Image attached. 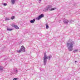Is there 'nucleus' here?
Here are the masks:
<instances>
[{
    "label": "nucleus",
    "instance_id": "nucleus-1",
    "mask_svg": "<svg viewBox=\"0 0 80 80\" xmlns=\"http://www.w3.org/2000/svg\"><path fill=\"white\" fill-rule=\"evenodd\" d=\"M74 45H75L74 42L71 40H69L66 44L67 47L68 48V50L70 51V52H72L73 50V47Z\"/></svg>",
    "mask_w": 80,
    "mask_h": 80
},
{
    "label": "nucleus",
    "instance_id": "nucleus-2",
    "mask_svg": "<svg viewBox=\"0 0 80 80\" xmlns=\"http://www.w3.org/2000/svg\"><path fill=\"white\" fill-rule=\"evenodd\" d=\"M52 6L48 5L47 6V7L44 8L43 9L44 12H47L48 11V10H49V11H52L53 10H55V9H57V8H52Z\"/></svg>",
    "mask_w": 80,
    "mask_h": 80
},
{
    "label": "nucleus",
    "instance_id": "nucleus-3",
    "mask_svg": "<svg viewBox=\"0 0 80 80\" xmlns=\"http://www.w3.org/2000/svg\"><path fill=\"white\" fill-rule=\"evenodd\" d=\"M43 58V63L44 65H46L47 63V59H48V57L47 56V54L46 53H44Z\"/></svg>",
    "mask_w": 80,
    "mask_h": 80
},
{
    "label": "nucleus",
    "instance_id": "nucleus-4",
    "mask_svg": "<svg viewBox=\"0 0 80 80\" xmlns=\"http://www.w3.org/2000/svg\"><path fill=\"white\" fill-rule=\"evenodd\" d=\"M21 52H25V48L23 46H21L20 50H17V52L18 53H20Z\"/></svg>",
    "mask_w": 80,
    "mask_h": 80
},
{
    "label": "nucleus",
    "instance_id": "nucleus-5",
    "mask_svg": "<svg viewBox=\"0 0 80 80\" xmlns=\"http://www.w3.org/2000/svg\"><path fill=\"white\" fill-rule=\"evenodd\" d=\"M44 17V15L43 14H41V15H39L38 17L36 18V19L37 20H40L42 17Z\"/></svg>",
    "mask_w": 80,
    "mask_h": 80
},
{
    "label": "nucleus",
    "instance_id": "nucleus-6",
    "mask_svg": "<svg viewBox=\"0 0 80 80\" xmlns=\"http://www.w3.org/2000/svg\"><path fill=\"white\" fill-rule=\"evenodd\" d=\"M12 27H14V28H15L16 29H17V30H18V29H19V27H18V26H17V25H15L14 24H12Z\"/></svg>",
    "mask_w": 80,
    "mask_h": 80
},
{
    "label": "nucleus",
    "instance_id": "nucleus-7",
    "mask_svg": "<svg viewBox=\"0 0 80 80\" xmlns=\"http://www.w3.org/2000/svg\"><path fill=\"white\" fill-rule=\"evenodd\" d=\"M63 22H64L65 24H68V23L69 22V21L67 20V19H64L63 20Z\"/></svg>",
    "mask_w": 80,
    "mask_h": 80
},
{
    "label": "nucleus",
    "instance_id": "nucleus-8",
    "mask_svg": "<svg viewBox=\"0 0 80 80\" xmlns=\"http://www.w3.org/2000/svg\"><path fill=\"white\" fill-rule=\"evenodd\" d=\"M17 0H11V3L12 5H14L15 3V1Z\"/></svg>",
    "mask_w": 80,
    "mask_h": 80
},
{
    "label": "nucleus",
    "instance_id": "nucleus-9",
    "mask_svg": "<svg viewBox=\"0 0 80 80\" xmlns=\"http://www.w3.org/2000/svg\"><path fill=\"white\" fill-rule=\"evenodd\" d=\"M35 19H33L32 20H31L30 21V23H33L35 22Z\"/></svg>",
    "mask_w": 80,
    "mask_h": 80
},
{
    "label": "nucleus",
    "instance_id": "nucleus-10",
    "mask_svg": "<svg viewBox=\"0 0 80 80\" xmlns=\"http://www.w3.org/2000/svg\"><path fill=\"white\" fill-rule=\"evenodd\" d=\"M78 49H75L73 50V52H74V53L78 52Z\"/></svg>",
    "mask_w": 80,
    "mask_h": 80
},
{
    "label": "nucleus",
    "instance_id": "nucleus-11",
    "mask_svg": "<svg viewBox=\"0 0 80 80\" xmlns=\"http://www.w3.org/2000/svg\"><path fill=\"white\" fill-rule=\"evenodd\" d=\"M3 67L2 66H0V71H2V70H3Z\"/></svg>",
    "mask_w": 80,
    "mask_h": 80
},
{
    "label": "nucleus",
    "instance_id": "nucleus-12",
    "mask_svg": "<svg viewBox=\"0 0 80 80\" xmlns=\"http://www.w3.org/2000/svg\"><path fill=\"white\" fill-rule=\"evenodd\" d=\"M48 57V60H50V58H52V56L51 55H50L49 56L47 57Z\"/></svg>",
    "mask_w": 80,
    "mask_h": 80
},
{
    "label": "nucleus",
    "instance_id": "nucleus-13",
    "mask_svg": "<svg viewBox=\"0 0 80 80\" xmlns=\"http://www.w3.org/2000/svg\"><path fill=\"white\" fill-rule=\"evenodd\" d=\"M13 30V29H10L8 28L7 29V30H8V31H12Z\"/></svg>",
    "mask_w": 80,
    "mask_h": 80
},
{
    "label": "nucleus",
    "instance_id": "nucleus-14",
    "mask_svg": "<svg viewBox=\"0 0 80 80\" xmlns=\"http://www.w3.org/2000/svg\"><path fill=\"white\" fill-rule=\"evenodd\" d=\"M49 28V26H48V25L47 24H46V29H48Z\"/></svg>",
    "mask_w": 80,
    "mask_h": 80
},
{
    "label": "nucleus",
    "instance_id": "nucleus-15",
    "mask_svg": "<svg viewBox=\"0 0 80 80\" xmlns=\"http://www.w3.org/2000/svg\"><path fill=\"white\" fill-rule=\"evenodd\" d=\"M5 20L6 21H7V20H10V18H6Z\"/></svg>",
    "mask_w": 80,
    "mask_h": 80
},
{
    "label": "nucleus",
    "instance_id": "nucleus-16",
    "mask_svg": "<svg viewBox=\"0 0 80 80\" xmlns=\"http://www.w3.org/2000/svg\"><path fill=\"white\" fill-rule=\"evenodd\" d=\"M11 19L12 20H13V19H14V18H15V17L14 16H12V17H11Z\"/></svg>",
    "mask_w": 80,
    "mask_h": 80
},
{
    "label": "nucleus",
    "instance_id": "nucleus-17",
    "mask_svg": "<svg viewBox=\"0 0 80 80\" xmlns=\"http://www.w3.org/2000/svg\"><path fill=\"white\" fill-rule=\"evenodd\" d=\"M18 78H14L13 79V80H18Z\"/></svg>",
    "mask_w": 80,
    "mask_h": 80
},
{
    "label": "nucleus",
    "instance_id": "nucleus-18",
    "mask_svg": "<svg viewBox=\"0 0 80 80\" xmlns=\"http://www.w3.org/2000/svg\"><path fill=\"white\" fill-rule=\"evenodd\" d=\"M3 5H4V6H6V5H7V3H4L3 4Z\"/></svg>",
    "mask_w": 80,
    "mask_h": 80
},
{
    "label": "nucleus",
    "instance_id": "nucleus-19",
    "mask_svg": "<svg viewBox=\"0 0 80 80\" xmlns=\"http://www.w3.org/2000/svg\"><path fill=\"white\" fill-rule=\"evenodd\" d=\"M39 1H40V2H41V1H42V0H39Z\"/></svg>",
    "mask_w": 80,
    "mask_h": 80
},
{
    "label": "nucleus",
    "instance_id": "nucleus-20",
    "mask_svg": "<svg viewBox=\"0 0 80 80\" xmlns=\"http://www.w3.org/2000/svg\"><path fill=\"white\" fill-rule=\"evenodd\" d=\"M75 63H77V61H75Z\"/></svg>",
    "mask_w": 80,
    "mask_h": 80
},
{
    "label": "nucleus",
    "instance_id": "nucleus-21",
    "mask_svg": "<svg viewBox=\"0 0 80 80\" xmlns=\"http://www.w3.org/2000/svg\"><path fill=\"white\" fill-rule=\"evenodd\" d=\"M16 71L17 72V70H16Z\"/></svg>",
    "mask_w": 80,
    "mask_h": 80
}]
</instances>
